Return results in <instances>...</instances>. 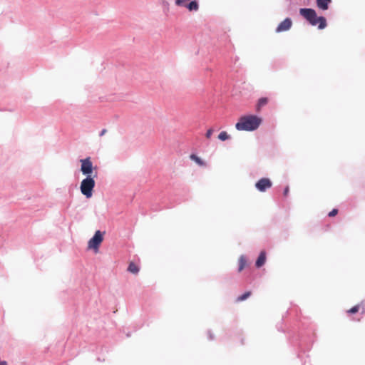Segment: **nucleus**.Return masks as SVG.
Listing matches in <instances>:
<instances>
[{"label": "nucleus", "instance_id": "nucleus-1", "mask_svg": "<svg viewBox=\"0 0 365 365\" xmlns=\"http://www.w3.org/2000/svg\"><path fill=\"white\" fill-rule=\"evenodd\" d=\"M262 122V119L257 115H244L240 118L235 128L237 130L252 131L257 130Z\"/></svg>", "mask_w": 365, "mask_h": 365}, {"label": "nucleus", "instance_id": "nucleus-2", "mask_svg": "<svg viewBox=\"0 0 365 365\" xmlns=\"http://www.w3.org/2000/svg\"><path fill=\"white\" fill-rule=\"evenodd\" d=\"M299 14L312 26H318L319 29L327 26L326 19L323 16H317L315 10L312 9H300Z\"/></svg>", "mask_w": 365, "mask_h": 365}, {"label": "nucleus", "instance_id": "nucleus-3", "mask_svg": "<svg viewBox=\"0 0 365 365\" xmlns=\"http://www.w3.org/2000/svg\"><path fill=\"white\" fill-rule=\"evenodd\" d=\"M95 184V180L91 176L86 177L81 182L80 189L81 193L87 198L91 197Z\"/></svg>", "mask_w": 365, "mask_h": 365}, {"label": "nucleus", "instance_id": "nucleus-4", "mask_svg": "<svg viewBox=\"0 0 365 365\" xmlns=\"http://www.w3.org/2000/svg\"><path fill=\"white\" fill-rule=\"evenodd\" d=\"M103 240V235L101 231L97 230L94 236L88 241V249L94 250L96 252L98 250V247Z\"/></svg>", "mask_w": 365, "mask_h": 365}, {"label": "nucleus", "instance_id": "nucleus-5", "mask_svg": "<svg viewBox=\"0 0 365 365\" xmlns=\"http://www.w3.org/2000/svg\"><path fill=\"white\" fill-rule=\"evenodd\" d=\"M80 162L81 163V171L83 175H87V177L91 176V174L93 171V163L91 161V158H87L85 159H81Z\"/></svg>", "mask_w": 365, "mask_h": 365}, {"label": "nucleus", "instance_id": "nucleus-6", "mask_svg": "<svg viewBox=\"0 0 365 365\" xmlns=\"http://www.w3.org/2000/svg\"><path fill=\"white\" fill-rule=\"evenodd\" d=\"M272 185L271 180L269 178H262L258 180L256 184V188L260 192H264L270 188Z\"/></svg>", "mask_w": 365, "mask_h": 365}, {"label": "nucleus", "instance_id": "nucleus-7", "mask_svg": "<svg viewBox=\"0 0 365 365\" xmlns=\"http://www.w3.org/2000/svg\"><path fill=\"white\" fill-rule=\"evenodd\" d=\"M292 26V21L291 19L286 18L284 21H282L277 27L276 32L280 33L287 31L290 29Z\"/></svg>", "mask_w": 365, "mask_h": 365}, {"label": "nucleus", "instance_id": "nucleus-8", "mask_svg": "<svg viewBox=\"0 0 365 365\" xmlns=\"http://www.w3.org/2000/svg\"><path fill=\"white\" fill-rule=\"evenodd\" d=\"M331 0H317V5L322 10H327Z\"/></svg>", "mask_w": 365, "mask_h": 365}, {"label": "nucleus", "instance_id": "nucleus-9", "mask_svg": "<svg viewBox=\"0 0 365 365\" xmlns=\"http://www.w3.org/2000/svg\"><path fill=\"white\" fill-rule=\"evenodd\" d=\"M269 102V98L267 97L260 98L256 105L257 111H259L262 107L265 106Z\"/></svg>", "mask_w": 365, "mask_h": 365}, {"label": "nucleus", "instance_id": "nucleus-10", "mask_svg": "<svg viewBox=\"0 0 365 365\" xmlns=\"http://www.w3.org/2000/svg\"><path fill=\"white\" fill-rule=\"evenodd\" d=\"M266 261V253L264 251H262L256 261V266L257 267H262Z\"/></svg>", "mask_w": 365, "mask_h": 365}, {"label": "nucleus", "instance_id": "nucleus-11", "mask_svg": "<svg viewBox=\"0 0 365 365\" xmlns=\"http://www.w3.org/2000/svg\"><path fill=\"white\" fill-rule=\"evenodd\" d=\"M361 310L362 313L365 312V305L362 304H356L350 309L347 310V313L349 314H355L359 311Z\"/></svg>", "mask_w": 365, "mask_h": 365}, {"label": "nucleus", "instance_id": "nucleus-12", "mask_svg": "<svg viewBox=\"0 0 365 365\" xmlns=\"http://www.w3.org/2000/svg\"><path fill=\"white\" fill-rule=\"evenodd\" d=\"M185 7L188 9L189 11H197L199 9V5L197 1H192L190 3L185 5Z\"/></svg>", "mask_w": 365, "mask_h": 365}, {"label": "nucleus", "instance_id": "nucleus-13", "mask_svg": "<svg viewBox=\"0 0 365 365\" xmlns=\"http://www.w3.org/2000/svg\"><path fill=\"white\" fill-rule=\"evenodd\" d=\"M128 271L130 272V273L136 274L139 272V267L134 262H130L128 267Z\"/></svg>", "mask_w": 365, "mask_h": 365}, {"label": "nucleus", "instance_id": "nucleus-14", "mask_svg": "<svg viewBox=\"0 0 365 365\" xmlns=\"http://www.w3.org/2000/svg\"><path fill=\"white\" fill-rule=\"evenodd\" d=\"M238 263H239L238 272H242L243 270V269L247 265L246 258L244 256H241L239 258Z\"/></svg>", "mask_w": 365, "mask_h": 365}, {"label": "nucleus", "instance_id": "nucleus-15", "mask_svg": "<svg viewBox=\"0 0 365 365\" xmlns=\"http://www.w3.org/2000/svg\"><path fill=\"white\" fill-rule=\"evenodd\" d=\"M190 158L191 160H194L197 165L200 166H204L205 165V163L195 154L190 155Z\"/></svg>", "mask_w": 365, "mask_h": 365}, {"label": "nucleus", "instance_id": "nucleus-16", "mask_svg": "<svg viewBox=\"0 0 365 365\" xmlns=\"http://www.w3.org/2000/svg\"><path fill=\"white\" fill-rule=\"evenodd\" d=\"M251 294H252V292L250 291H247L245 293H244L243 294L239 296L236 299V302H240L244 301V300L247 299L250 296H251Z\"/></svg>", "mask_w": 365, "mask_h": 365}, {"label": "nucleus", "instance_id": "nucleus-17", "mask_svg": "<svg viewBox=\"0 0 365 365\" xmlns=\"http://www.w3.org/2000/svg\"><path fill=\"white\" fill-rule=\"evenodd\" d=\"M230 138V136L228 135V133L226 131H222L218 135V139L225 141L226 140H228Z\"/></svg>", "mask_w": 365, "mask_h": 365}, {"label": "nucleus", "instance_id": "nucleus-18", "mask_svg": "<svg viewBox=\"0 0 365 365\" xmlns=\"http://www.w3.org/2000/svg\"><path fill=\"white\" fill-rule=\"evenodd\" d=\"M187 0H175V4L178 6H184L186 5Z\"/></svg>", "mask_w": 365, "mask_h": 365}, {"label": "nucleus", "instance_id": "nucleus-19", "mask_svg": "<svg viewBox=\"0 0 365 365\" xmlns=\"http://www.w3.org/2000/svg\"><path fill=\"white\" fill-rule=\"evenodd\" d=\"M214 130L212 128H210L207 130V133L205 134V137L207 138V139H210L211 138V135H212Z\"/></svg>", "mask_w": 365, "mask_h": 365}, {"label": "nucleus", "instance_id": "nucleus-20", "mask_svg": "<svg viewBox=\"0 0 365 365\" xmlns=\"http://www.w3.org/2000/svg\"><path fill=\"white\" fill-rule=\"evenodd\" d=\"M337 213H338V210L337 209H333L331 212H329L328 215L329 217H334V216L336 215Z\"/></svg>", "mask_w": 365, "mask_h": 365}, {"label": "nucleus", "instance_id": "nucleus-21", "mask_svg": "<svg viewBox=\"0 0 365 365\" xmlns=\"http://www.w3.org/2000/svg\"><path fill=\"white\" fill-rule=\"evenodd\" d=\"M289 187H286L285 189L284 190V196H287L288 193H289Z\"/></svg>", "mask_w": 365, "mask_h": 365}, {"label": "nucleus", "instance_id": "nucleus-22", "mask_svg": "<svg viewBox=\"0 0 365 365\" xmlns=\"http://www.w3.org/2000/svg\"><path fill=\"white\" fill-rule=\"evenodd\" d=\"M107 132L106 129H103L100 133V135L101 136H103V135L106 134V133Z\"/></svg>", "mask_w": 365, "mask_h": 365}, {"label": "nucleus", "instance_id": "nucleus-23", "mask_svg": "<svg viewBox=\"0 0 365 365\" xmlns=\"http://www.w3.org/2000/svg\"><path fill=\"white\" fill-rule=\"evenodd\" d=\"M0 365H7L6 361H1Z\"/></svg>", "mask_w": 365, "mask_h": 365}]
</instances>
